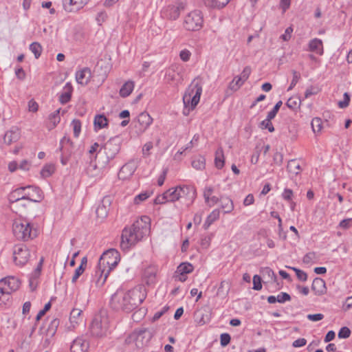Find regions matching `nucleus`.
Listing matches in <instances>:
<instances>
[{"label":"nucleus","instance_id":"obj_1","mask_svg":"<svg viewBox=\"0 0 352 352\" xmlns=\"http://www.w3.org/2000/svg\"><path fill=\"white\" fill-rule=\"evenodd\" d=\"M151 230V219L148 216H142L136 220L131 227L124 228L121 235L120 247L128 251L142 239L148 235Z\"/></svg>","mask_w":352,"mask_h":352},{"label":"nucleus","instance_id":"obj_2","mask_svg":"<svg viewBox=\"0 0 352 352\" xmlns=\"http://www.w3.org/2000/svg\"><path fill=\"white\" fill-rule=\"evenodd\" d=\"M146 296L145 293L137 288L127 292L118 290L111 296V305L115 310L131 312L143 302Z\"/></svg>","mask_w":352,"mask_h":352},{"label":"nucleus","instance_id":"obj_3","mask_svg":"<svg viewBox=\"0 0 352 352\" xmlns=\"http://www.w3.org/2000/svg\"><path fill=\"white\" fill-rule=\"evenodd\" d=\"M202 79L197 77L186 89L183 96V102L185 107L183 112L184 115H188L189 111L193 110L199 102L202 94Z\"/></svg>","mask_w":352,"mask_h":352},{"label":"nucleus","instance_id":"obj_4","mask_svg":"<svg viewBox=\"0 0 352 352\" xmlns=\"http://www.w3.org/2000/svg\"><path fill=\"white\" fill-rule=\"evenodd\" d=\"M12 232L16 239L28 241L37 236V230L34 224L26 219H18L14 221Z\"/></svg>","mask_w":352,"mask_h":352},{"label":"nucleus","instance_id":"obj_5","mask_svg":"<svg viewBox=\"0 0 352 352\" xmlns=\"http://www.w3.org/2000/svg\"><path fill=\"white\" fill-rule=\"evenodd\" d=\"M89 333L94 338H102L110 333L109 320L105 313L96 314L89 327Z\"/></svg>","mask_w":352,"mask_h":352},{"label":"nucleus","instance_id":"obj_6","mask_svg":"<svg viewBox=\"0 0 352 352\" xmlns=\"http://www.w3.org/2000/svg\"><path fill=\"white\" fill-rule=\"evenodd\" d=\"M204 23L202 13L195 10L189 12L184 18V28L188 31H198Z\"/></svg>","mask_w":352,"mask_h":352},{"label":"nucleus","instance_id":"obj_7","mask_svg":"<svg viewBox=\"0 0 352 352\" xmlns=\"http://www.w3.org/2000/svg\"><path fill=\"white\" fill-rule=\"evenodd\" d=\"M120 261V253L116 249H109L100 256L98 263L110 271L113 270Z\"/></svg>","mask_w":352,"mask_h":352},{"label":"nucleus","instance_id":"obj_8","mask_svg":"<svg viewBox=\"0 0 352 352\" xmlns=\"http://www.w3.org/2000/svg\"><path fill=\"white\" fill-rule=\"evenodd\" d=\"M107 160L102 162V167L105 168L109 163L110 160L115 158L116 155L120 152V143L118 137L111 138L103 146Z\"/></svg>","mask_w":352,"mask_h":352},{"label":"nucleus","instance_id":"obj_9","mask_svg":"<svg viewBox=\"0 0 352 352\" xmlns=\"http://www.w3.org/2000/svg\"><path fill=\"white\" fill-rule=\"evenodd\" d=\"M30 258V250L24 244L15 245L13 248V260L19 266H24Z\"/></svg>","mask_w":352,"mask_h":352},{"label":"nucleus","instance_id":"obj_10","mask_svg":"<svg viewBox=\"0 0 352 352\" xmlns=\"http://www.w3.org/2000/svg\"><path fill=\"white\" fill-rule=\"evenodd\" d=\"M184 8L185 6L183 3L168 5L162 10L161 16L164 19L175 21L179 17Z\"/></svg>","mask_w":352,"mask_h":352},{"label":"nucleus","instance_id":"obj_11","mask_svg":"<svg viewBox=\"0 0 352 352\" xmlns=\"http://www.w3.org/2000/svg\"><path fill=\"white\" fill-rule=\"evenodd\" d=\"M177 191V195H179V199H184V204L187 206H190L196 199L197 192L195 188L193 186H178Z\"/></svg>","mask_w":352,"mask_h":352},{"label":"nucleus","instance_id":"obj_12","mask_svg":"<svg viewBox=\"0 0 352 352\" xmlns=\"http://www.w3.org/2000/svg\"><path fill=\"white\" fill-rule=\"evenodd\" d=\"M110 270L100 266V263H98L94 272L91 274V282L95 284L96 287H102L110 273Z\"/></svg>","mask_w":352,"mask_h":352},{"label":"nucleus","instance_id":"obj_13","mask_svg":"<svg viewBox=\"0 0 352 352\" xmlns=\"http://www.w3.org/2000/svg\"><path fill=\"white\" fill-rule=\"evenodd\" d=\"M153 118L147 112L140 113L136 119L133 121L134 127L139 133H144L148 126L152 124Z\"/></svg>","mask_w":352,"mask_h":352},{"label":"nucleus","instance_id":"obj_14","mask_svg":"<svg viewBox=\"0 0 352 352\" xmlns=\"http://www.w3.org/2000/svg\"><path fill=\"white\" fill-rule=\"evenodd\" d=\"M195 322L199 326H203L211 320V312L208 308L197 309L194 314Z\"/></svg>","mask_w":352,"mask_h":352},{"label":"nucleus","instance_id":"obj_15","mask_svg":"<svg viewBox=\"0 0 352 352\" xmlns=\"http://www.w3.org/2000/svg\"><path fill=\"white\" fill-rule=\"evenodd\" d=\"M89 0H62L63 9L67 12H76L82 8Z\"/></svg>","mask_w":352,"mask_h":352},{"label":"nucleus","instance_id":"obj_16","mask_svg":"<svg viewBox=\"0 0 352 352\" xmlns=\"http://www.w3.org/2000/svg\"><path fill=\"white\" fill-rule=\"evenodd\" d=\"M25 194H30L29 197H25L26 200L32 202H40L43 200L44 195L43 191L38 186H26Z\"/></svg>","mask_w":352,"mask_h":352},{"label":"nucleus","instance_id":"obj_17","mask_svg":"<svg viewBox=\"0 0 352 352\" xmlns=\"http://www.w3.org/2000/svg\"><path fill=\"white\" fill-rule=\"evenodd\" d=\"M136 168L137 166L135 162L129 161L120 168L118 173V177L122 180L128 179L133 175Z\"/></svg>","mask_w":352,"mask_h":352},{"label":"nucleus","instance_id":"obj_18","mask_svg":"<svg viewBox=\"0 0 352 352\" xmlns=\"http://www.w3.org/2000/svg\"><path fill=\"white\" fill-rule=\"evenodd\" d=\"M89 348V342L84 337L76 338L71 344V352H87Z\"/></svg>","mask_w":352,"mask_h":352},{"label":"nucleus","instance_id":"obj_19","mask_svg":"<svg viewBox=\"0 0 352 352\" xmlns=\"http://www.w3.org/2000/svg\"><path fill=\"white\" fill-rule=\"evenodd\" d=\"M25 188L24 186L17 188L12 190L8 195V200L10 203L18 204L19 202L26 200L25 197H29L30 194H25ZM32 195H30L31 196Z\"/></svg>","mask_w":352,"mask_h":352},{"label":"nucleus","instance_id":"obj_20","mask_svg":"<svg viewBox=\"0 0 352 352\" xmlns=\"http://www.w3.org/2000/svg\"><path fill=\"white\" fill-rule=\"evenodd\" d=\"M59 324V319L54 318L47 324V328L45 330H44L43 327L40 329L39 333L42 335H45L47 337L46 341H48L49 338H52L56 334Z\"/></svg>","mask_w":352,"mask_h":352},{"label":"nucleus","instance_id":"obj_21","mask_svg":"<svg viewBox=\"0 0 352 352\" xmlns=\"http://www.w3.org/2000/svg\"><path fill=\"white\" fill-rule=\"evenodd\" d=\"M194 270L193 265L188 262L182 263L177 267L175 273L179 274L178 280L184 282L186 280V274L191 273Z\"/></svg>","mask_w":352,"mask_h":352},{"label":"nucleus","instance_id":"obj_22","mask_svg":"<svg viewBox=\"0 0 352 352\" xmlns=\"http://www.w3.org/2000/svg\"><path fill=\"white\" fill-rule=\"evenodd\" d=\"M91 72L89 67H84L76 72V80L78 84L87 85L90 81Z\"/></svg>","mask_w":352,"mask_h":352},{"label":"nucleus","instance_id":"obj_23","mask_svg":"<svg viewBox=\"0 0 352 352\" xmlns=\"http://www.w3.org/2000/svg\"><path fill=\"white\" fill-rule=\"evenodd\" d=\"M311 289L317 296L325 294L327 292L325 281L321 278H315L311 285Z\"/></svg>","mask_w":352,"mask_h":352},{"label":"nucleus","instance_id":"obj_24","mask_svg":"<svg viewBox=\"0 0 352 352\" xmlns=\"http://www.w3.org/2000/svg\"><path fill=\"white\" fill-rule=\"evenodd\" d=\"M73 92V87L71 82H67L63 87V91L60 93L58 100L62 104H65L71 100Z\"/></svg>","mask_w":352,"mask_h":352},{"label":"nucleus","instance_id":"obj_25","mask_svg":"<svg viewBox=\"0 0 352 352\" xmlns=\"http://www.w3.org/2000/svg\"><path fill=\"white\" fill-rule=\"evenodd\" d=\"M1 280L3 281L4 283H6L5 287H6L10 294L16 291L21 285L19 279L14 276H8L1 278Z\"/></svg>","mask_w":352,"mask_h":352},{"label":"nucleus","instance_id":"obj_26","mask_svg":"<svg viewBox=\"0 0 352 352\" xmlns=\"http://www.w3.org/2000/svg\"><path fill=\"white\" fill-rule=\"evenodd\" d=\"M20 138V132L19 129L16 127L12 128L8 131L3 137L4 143L10 145L13 142H16Z\"/></svg>","mask_w":352,"mask_h":352},{"label":"nucleus","instance_id":"obj_27","mask_svg":"<svg viewBox=\"0 0 352 352\" xmlns=\"http://www.w3.org/2000/svg\"><path fill=\"white\" fill-rule=\"evenodd\" d=\"M157 270L155 266L146 267L144 272V278L147 285H153L156 283Z\"/></svg>","mask_w":352,"mask_h":352},{"label":"nucleus","instance_id":"obj_28","mask_svg":"<svg viewBox=\"0 0 352 352\" xmlns=\"http://www.w3.org/2000/svg\"><path fill=\"white\" fill-rule=\"evenodd\" d=\"M309 51L314 52L318 55H322L324 53L322 41L320 38H315L309 42Z\"/></svg>","mask_w":352,"mask_h":352},{"label":"nucleus","instance_id":"obj_29","mask_svg":"<svg viewBox=\"0 0 352 352\" xmlns=\"http://www.w3.org/2000/svg\"><path fill=\"white\" fill-rule=\"evenodd\" d=\"M214 164L217 169H221L225 164L223 150L219 147L215 151Z\"/></svg>","mask_w":352,"mask_h":352},{"label":"nucleus","instance_id":"obj_30","mask_svg":"<svg viewBox=\"0 0 352 352\" xmlns=\"http://www.w3.org/2000/svg\"><path fill=\"white\" fill-rule=\"evenodd\" d=\"M287 169L292 175H298L301 171V166L296 160H291L288 162Z\"/></svg>","mask_w":352,"mask_h":352},{"label":"nucleus","instance_id":"obj_31","mask_svg":"<svg viewBox=\"0 0 352 352\" xmlns=\"http://www.w3.org/2000/svg\"><path fill=\"white\" fill-rule=\"evenodd\" d=\"M59 113L60 109H57L50 114L48 117L49 124L47 125V127L50 130L56 127V126L60 122V118Z\"/></svg>","mask_w":352,"mask_h":352},{"label":"nucleus","instance_id":"obj_32","mask_svg":"<svg viewBox=\"0 0 352 352\" xmlns=\"http://www.w3.org/2000/svg\"><path fill=\"white\" fill-rule=\"evenodd\" d=\"M134 89V82L131 80L126 82L120 89V95L122 98L129 96Z\"/></svg>","mask_w":352,"mask_h":352},{"label":"nucleus","instance_id":"obj_33","mask_svg":"<svg viewBox=\"0 0 352 352\" xmlns=\"http://www.w3.org/2000/svg\"><path fill=\"white\" fill-rule=\"evenodd\" d=\"M230 0H204V4L209 8L220 9L225 7Z\"/></svg>","mask_w":352,"mask_h":352},{"label":"nucleus","instance_id":"obj_34","mask_svg":"<svg viewBox=\"0 0 352 352\" xmlns=\"http://www.w3.org/2000/svg\"><path fill=\"white\" fill-rule=\"evenodd\" d=\"M192 166L198 170H203L206 167V158L202 155L195 157L191 162Z\"/></svg>","mask_w":352,"mask_h":352},{"label":"nucleus","instance_id":"obj_35","mask_svg":"<svg viewBox=\"0 0 352 352\" xmlns=\"http://www.w3.org/2000/svg\"><path fill=\"white\" fill-rule=\"evenodd\" d=\"M221 207L225 213H230L234 209L233 202L231 199L228 197H221L220 199Z\"/></svg>","mask_w":352,"mask_h":352},{"label":"nucleus","instance_id":"obj_36","mask_svg":"<svg viewBox=\"0 0 352 352\" xmlns=\"http://www.w3.org/2000/svg\"><path fill=\"white\" fill-rule=\"evenodd\" d=\"M301 104V99L299 97H291L286 102V106L293 110H297L300 108Z\"/></svg>","mask_w":352,"mask_h":352},{"label":"nucleus","instance_id":"obj_37","mask_svg":"<svg viewBox=\"0 0 352 352\" xmlns=\"http://www.w3.org/2000/svg\"><path fill=\"white\" fill-rule=\"evenodd\" d=\"M264 278L267 277L269 280L276 283L278 280L277 276L274 272L269 267L262 268L261 271Z\"/></svg>","mask_w":352,"mask_h":352},{"label":"nucleus","instance_id":"obj_38","mask_svg":"<svg viewBox=\"0 0 352 352\" xmlns=\"http://www.w3.org/2000/svg\"><path fill=\"white\" fill-rule=\"evenodd\" d=\"M165 197L167 198V201L174 202L179 200V195H177V186L175 188H171L167 190L165 192Z\"/></svg>","mask_w":352,"mask_h":352},{"label":"nucleus","instance_id":"obj_39","mask_svg":"<svg viewBox=\"0 0 352 352\" xmlns=\"http://www.w3.org/2000/svg\"><path fill=\"white\" fill-rule=\"evenodd\" d=\"M94 125L101 129L108 125V120L104 115H96L94 118Z\"/></svg>","mask_w":352,"mask_h":352},{"label":"nucleus","instance_id":"obj_40","mask_svg":"<svg viewBox=\"0 0 352 352\" xmlns=\"http://www.w3.org/2000/svg\"><path fill=\"white\" fill-rule=\"evenodd\" d=\"M244 82L242 78L237 76L229 83L228 89L232 91H236L243 85Z\"/></svg>","mask_w":352,"mask_h":352},{"label":"nucleus","instance_id":"obj_41","mask_svg":"<svg viewBox=\"0 0 352 352\" xmlns=\"http://www.w3.org/2000/svg\"><path fill=\"white\" fill-rule=\"evenodd\" d=\"M30 50L34 54L35 58L38 59L42 52V46L38 42H33L30 45Z\"/></svg>","mask_w":352,"mask_h":352},{"label":"nucleus","instance_id":"obj_42","mask_svg":"<svg viewBox=\"0 0 352 352\" xmlns=\"http://www.w3.org/2000/svg\"><path fill=\"white\" fill-rule=\"evenodd\" d=\"M54 170L53 164H46L41 169V175L43 178L49 177L54 173Z\"/></svg>","mask_w":352,"mask_h":352},{"label":"nucleus","instance_id":"obj_43","mask_svg":"<svg viewBox=\"0 0 352 352\" xmlns=\"http://www.w3.org/2000/svg\"><path fill=\"white\" fill-rule=\"evenodd\" d=\"M82 311L80 309H73L70 313L69 320L71 323L78 324Z\"/></svg>","mask_w":352,"mask_h":352},{"label":"nucleus","instance_id":"obj_44","mask_svg":"<svg viewBox=\"0 0 352 352\" xmlns=\"http://www.w3.org/2000/svg\"><path fill=\"white\" fill-rule=\"evenodd\" d=\"M311 124L312 130L315 133L320 132L322 128V121L320 118H313Z\"/></svg>","mask_w":352,"mask_h":352},{"label":"nucleus","instance_id":"obj_45","mask_svg":"<svg viewBox=\"0 0 352 352\" xmlns=\"http://www.w3.org/2000/svg\"><path fill=\"white\" fill-rule=\"evenodd\" d=\"M151 194L152 193L148 191H145V192L140 193L139 195H136L134 197V199H133L134 204H140L142 201L147 199L151 195Z\"/></svg>","mask_w":352,"mask_h":352},{"label":"nucleus","instance_id":"obj_46","mask_svg":"<svg viewBox=\"0 0 352 352\" xmlns=\"http://www.w3.org/2000/svg\"><path fill=\"white\" fill-rule=\"evenodd\" d=\"M71 125L73 127L74 135L78 138L81 132V122L78 119L72 120Z\"/></svg>","mask_w":352,"mask_h":352},{"label":"nucleus","instance_id":"obj_47","mask_svg":"<svg viewBox=\"0 0 352 352\" xmlns=\"http://www.w3.org/2000/svg\"><path fill=\"white\" fill-rule=\"evenodd\" d=\"M214 192V188L212 186H206L204 190V197L205 199V202L211 207L210 204V197H211L212 192Z\"/></svg>","mask_w":352,"mask_h":352},{"label":"nucleus","instance_id":"obj_48","mask_svg":"<svg viewBox=\"0 0 352 352\" xmlns=\"http://www.w3.org/2000/svg\"><path fill=\"white\" fill-rule=\"evenodd\" d=\"M260 126L263 129H267L270 133L274 132L275 130L271 120L268 119L263 120L260 124Z\"/></svg>","mask_w":352,"mask_h":352},{"label":"nucleus","instance_id":"obj_49","mask_svg":"<svg viewBox=\"0 0 352 352\" xmlns=\"http://www.w3.org/2000/svg\"><path fill=\"white\" fill-rule=\"evenodd\" d=\"M293 78L292 80L289 87L287 88V91H291L298 83L300 78V74L296 70L292 71Z\"/></svg>","mask_w":352,"mask_h":352},{"label":"nucleus","instance_id":"obj_50","mask_svg":"<svg viewBox=\"0 0 352 352\" xmlns=\"http://www.w3.org/2000/svg\"><path fill=\"white\" fill-rule=\"evenodd\" d=\"M351 335V330L347 327H342L338 331V336L341 339L348 338Z\"/></svg>","mask_w":352,"mask_h":352},{"label":"nucleus","instance_id":"obj_51","mask_svg":"<svg viewBox=\"0 0 352 352\" xmlns=\"http://www.w3.org/2000/svg\"><path fill=\"white\" fill-rule=\"evenodd\" d=\"M253 289L259 291L262 289L261 278L256 274L253 276Z\"/></svg>","mask_w":352,"mask_h":352},{"label":"nucleus","instance_id":"obj_52","mask_svg":"<svg viewBox=\"0 0 352 352\" xmlns=\"http://www.w3.org/2000/svg\"><path fill=\"white\" fill-rule=\"evenodd\" d=\"M231 340V336L228 333H221L220 336V344L221 346H227Z\"/></svg>","mask_w":352,"mask_h":352},{"label":"nucleus","instance_id":"obj_53","mask_svg":"<svg viewBox=\"0 0 352 352\" xmlns=\"http://www.w3.org/2000/svg\"><path fill=\"white\" fill-rule=\"evenodd\" d=\"M350 102V95L349 93L345 92L343 95V100L338 102L340 108L344 109L349 106Z\"/></svg>","mask_w":352,"mask_h":352},{"label":"nucleus","instance_id":"obj_54","mask_svg":"<svg viewBox=\"0 0 352 352\" xmlns=\"http://www.w3.org/2000/svg\"><path fill=\"white\" fill-rule=\"evenodd\" d=\"M276 300L279 303H285V302L289 301L291 300V296L286 292H280L276 296Z\"/></svg>","mask_w":352,"mask_h":352},{"label":"nucleus","instance_id":"obj_55","mask_svg":"<svg viewBox=\"0 0 352 352\" xmlns=\"http://www.w3.org/2000/svg\"><path fill=\"white\" fill-rule=\"evenodd\" d=\"M66 144H69L71 146H73L72 141L70 140L69 137L65 135L60 141V146L58 148V150L60 151H62Z\"/></svg>","mask_w":352,"mask_h":352},{"label":"nucleus","instance_id":"obj_56","mask_svg":"<svg viewBox=\"0 0 352 352\" xmlns=\"http://www.w3.org/2000/svg\"><path fill=\"white\" fill-rule=\"evenodd\" d=\"M85 267H82V265H80L75 270L74 274L72 277V282L73 283H76L79 276L84 272Z\"/></svg>","mask_w":352,"mask_h":352},{"label":"nucleus","instance_id":"obj_57","mask_svg":"<svg viewBox=\"0 0 352 352\" xmlns=\"http://www.w3.org/2000/svg\"><path fill=\"white\" fill-rule=\"evenodd\" d=\"M220 211L218 209L213 210L210 214L207 217L209 221H210L212 223L217 221L219 218Z\"/></svg>","mask_w":352,"mask_h":352},{"label":"nucleus","instance_id":"obj_58","mask_svg":"<svg viewBox=\"0 0 352 352\" xmlns=\"http://www.w3.org/2000/svg\"><path fill=\"white\" fill-rule=\"evenodd\" d=\"M212 240V235H206L202 236L201 239V245L204 248H208Z\"/></svg>","mask_w":352,"mask_h":352},{"label":"nucleus","instance_id":"obj_59","mask_svg":"<svg viewBox=\"0 0 352 352\" xmlns=\"http://www.w3.org/2000/svg\"><path fill=\"white\" fill-rule=\"evenodd\" d=\"M292 197H293L292 190H291L289 188H285L282 193L283 199L287 201H290L292 199Z\"/></svg>","mask_w":352,"mask_h":352},{"label":"nucleus","instance_id":"obj_60","mask_svg":"<svg viewBox=\"0 0 352 352\" xmlns=\"http://www.w3.org/2000/svg\"><path fill=\"white\" fill-rule=\"evenodd\" d=\"M43 261H44V258L43 257L41 258L36 269L34 270L33 274H32V276L34 278H38L39 276H40V274H41V270H42V266H43Z\"/></svg>","mask_w":352,"mask_h":352},{"label":"nucleus","instance_id":"obj_61","mask_svg":"<svg viewBox=\"0 0 352 352\" xmlns=\"http://www.w3.org/2000/svg\"><path fill=\"white\" fill-rule=\"evenodd\" d=\"M316 258V253L314 252H308L306 254L303 258L302 261L304 263L309 264L313 261V260Z\"/></svg>","mask_w":352,"mask_h":352},{"label":"nucleus","instance_id":"obj_62","mask_svg":"<svg viewBox=\"0 0 352 352\" xmlns=\"http://www.w3.org/2000/svg\"><path fill=\"white\" fill-rule=\"evenodd\" d=\"M351 225L352 218L343 219L339 223V226L342 229H348L351 226Z\"/></svg>","mask_w":352,"mask_h":352},{"label":"nucleus","instance_id":"obj_63","mask_svg":"<svg viewBox=\"0 0 352 352\" xmlns=\"http://www.w3.org/2000/svg\"><path fill=\"white\" fill-rule=\"evenodd\" d=\"M38 109V103L34 100L31 99L28 102V110L31 112H36Z\"/></svg>","mask_w":352,"mask_h":352},{"label":"nucleus","instance_id":"obj_64","mask_svg":"<svg viewBox=\"0 0 352 352\" xmlns=\"http://www.w3.org/2000/svg\"><path fill=\"white\" fill-rule=\"evenodd\" d=\"M191 56V53L188 50H183L179 53V57L183 61H188L189 60Z\"/></svg>","mask_w":352,"mask_h":352}]
</instances>
